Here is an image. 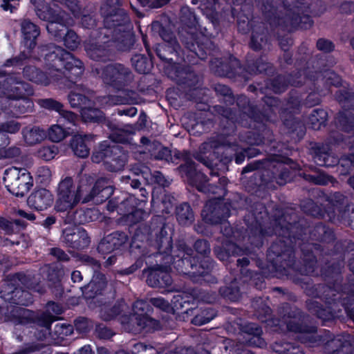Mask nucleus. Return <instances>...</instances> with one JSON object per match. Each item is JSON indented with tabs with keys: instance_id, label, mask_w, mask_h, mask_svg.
<instances>
[{
	"instance_id": "nucleus-1",
	"label": "nucleus",
	"mask_w": 354,
	"mask_h": 354,
	"mask_svg": "<svg viewBox=\"0 0 354 354\" xmlns=\"http://www.w3.org/2000/svg\"><path fill=\"white\" fill-rule=\"evenodd\" d=\"M120 0H106L101 7V14L104 18V27L100 35L94 41L90 39L85 43V50L93 59L105 60L104 57L108 51L100 44H108L107 46H115L121 49L119 43L126 41L130 28V21L124 10L120 8Z\"/></svg>"
},
{
	"instance_id": "nucleus-2",
	"label": "nucleus",
	"mask_w": 354,
	"mask_h": 354,
	"mask_svg": "<svg viewBox=\"0 0 354 354\" xmlns=\"http://www.w3.org/2000/svg\"><path fill=\"white\" fill-rule=\"evenodd\" d=\"M39 53L44 56V60L48 67V75L35 67H27L24 68V73L32 82L47 85L57 80L56 77L62 73V68L74 77H78L83 73L82 62L60 47L53 44L42 46L39 48Z\"/></svg>"
},
{
	"instance_id": "nucleus-3",
	"label": "nucleus",
	"mask_w": 354,
	"mask_h": 354,
	"mask_svg": "<svg viewBox=\"0 0 354 354\" xmlns=\"http://www.w3.org/2000/svg\"><path fill=\"white\" fill-rule=\"evenodd\" d=\"M87 192V184L80 183L77 187L72 177L66 176L58 183L56 189L55 209L57 212H67L64 223L68 224H84L93 221L95 210L92 208L80 209L71 212L81 200H83Z\"/></svg>"
},
{
	"instance_id": "nucleus-4",
	"label": "nucleus",
	"mask_w": 354,
	"mask_h": 354,
	"mask_svg": "<svg viewBox=\"0 0 354 354\" xmlns=\"http://www.w3.org/2000/svg\"><path fill=\"white\" fill-rule=\"evenodd\" d=\"M35 6L37 15L42 20L48 21L47 30L55 37H64V44L69 49L74 50L80 44V39L77 34L72 30H67L66 26L72 25L73 20L67 17L64 12L54 5L55 8H49L43 0H30Z\"/></svg>"
},
{
	"instance_id": "nucleus-5",
	"label": "nucleus",
	"mask_w": 354,
	"mask_h": 354,
	"mask_svg": "<svg viewBox=\"0 0 354 354\" xmlns=\"http://www.w3.org/2000/svg\"><path fill=\"white\" fill-rule=\"evenodd\" d=\"M146 205V200H139L134 195L118 192V195H114L108 201L106 209L109 213L116 212L133 225L149 216V213L145 209Z\"/></svg>"
},
{
	"instance_id": "nucleus-6",
	"label": "nucleus",
	"mask_w": 354,
	"mask_h": 354,
	"mask_svg": "<svg viewBox=\"0 0 354 354\" xmlns=\"http://www.w3.org/2000/svg\"><path fill=\"white\" fill-rule=\"evenodd\" d=\"M153 307L145 300H136L133 304V313L124 317L122 324L133 333H138L148 327L155 328V319L150 315L153 313Z\"/></svg>"
},
{
	"instance_id": "nucleus-7",
	"label": "nucleus",
	"mask_w": 354,
	"mask_h": 354,
	"mask_svg": "<svg viewBox=\"0 0 354 354\" xmlns=\"http://www.w3.org/2000/svg\"><path fill=\"white\" fill-rule=\"evenodd\" d=\"M3 181L8 191L17 197H23L33 186V178L24 168L12 167L6 169Z\"/></svg>"
},
{
	"instance_id": "nucleus-8",
	"label": "nucleus",
	"mask_w": 354,
	"mask_h": 354,
	"mask_svg": "<svg viewBox=\"0 0 354 354\" xmlns=\"http://www.w3.org/2000/svg\"><path fill=\"white\" fill-rule=\"evenodd\" d=\"M152 232L151 226L147 223L140 224L136 227L129 245L131 256L147 255L149 253V248L155 245Z\"/></svg>"
},
{
	"instance_id": "nucleus-9",
	"label": "nucleus",
	"mask_w": 354,
	"mask_h": 354,
	"mask_svg": "<svg viewBox=\"0 0 354 354\" xmlns=\"http://www.w3.org/2000/svg\"><path fill=\"white\" fill-rule=\"evenodd\" d=\"M118 194V192L114 191L113 187L109 185L108 180L100 178L91 187L87 185V192L83 198L82 203L93 201L97 204H100L107 200L109 201L114 195Z\"/></svg>"
},
{
	"instance_id": "nucleus-10",
	"label": "nucleus",
	"mask_w": 354,
	"mask_h": 354,
	"mask_svg": "<svg viewBox=\"0 0 354 354\" xmlns=\"http://www.w3.org/2000/svg\"><path fill=\"white\" fill-rule=\"evenodd\" d=\"M96 73L101 77L105 84L118 89L129 80L131 75L128 68L118 64L108 65L102 72L96 68Z\"/></svg>"
},
{
	"instance_id": "nucleus-11",
	"label": "nucleus",
	"mask_w": 354,
	"mask_h": 354,
	"mask_svg": "<svg viewBox=\"0 0 354 354\" xmlns=\"http://www.w3.org/2000/svg\"><path fill=\"white\" fill-rule=\"evenodd\" d=\"M67 227L63 230L62 236L67 247L74 250H82L88 247L91 239L86 230L76 226Z\"/></svg>"
},
{
	"instance_id": "nucleus-12",
	"label": "nucleus",
	"mask_w": 354,
	"mask_h": 354,
	"mask_svg": "<svg viewBox=\"0 0 354 354\" xmlns=\"http://www.w3.org/2000/svg\"><path fill=\"white\" fill-rule=\"evenodd\" d=\"M128 240V236L125 232L114 231L101 239L97 245V252L102 254H111L126 245Z\"/></svg>"
},
{
	"instance_id": "nucleus-13",
	"label": "nucleus",
	"mask_w": 354,
	"mask_h": 354,
	"mask_svg": "<svg viewBox=\"0 0 354 354\" xmlns=\"http://www.w3.org/2000/svg\"><path fill=\"white\" fill-rule=\"evenodd\" d=\"M54 201L53 194L46 188L36 187L27 199L28 206L37 211L50 207Z\"/></svg>"
},
{
	"instance_id": "nucleus-14",
	"label": "nucleus",
	"mask_w": 354,
	"mask_h": 354,
	"mask_svg": "<svg viewBox=\"0 0 354 354\" xmlns=\"http://www.w3.org/2000/svg\"><path fill=\"white\" fill-rule=\"evenodd\" d=\"M12 320L15 324L23 326L35 324L39 326H48L50 324L44 315H39L27 308H19L16 315H12Z\"/></svg>"
},
{
	"instance_id": "nucleus-15",
	"label": "nucleus",
	"mask_w": 354,
	"mask_h": 354,
	"mask_svg": "<svg viewBox=\"0 0 354 354\" xmlns=\"http://www.w3.org/2000/svg\"><path fill=\"white\" fill-rule=\"evenodd\" d=\"M1 82L2 80H0V96L5 95L8 98L19 99L24 97L25 93L28 95L32 93V91L28 89L27 84L21 82H15L12 77H8L3 80V86H1Z\"/></svg>"
},
{
	"instance_id": "nucleus-16",
	"label": "nucleus",
	"mask_w": 354,
	"mask_h": 354,
	"mask_svg": "<svg viewBox=\"0 0 354 354\" xmlns=\"http://www.w3.org/2000/svg\"><path fill=\"white\" fill-rule=\"evenodd\" d=\"M106 284V276L100 272H95L91 281L82 288V293L87 299H94L103 294Z\"/></svg>"
},
{
	"instance_id": "nucleus-17",
	"label": "nucleus",
	"mask_w": 354,
	"mask_h": 354,
	"mask_svg": "<svg viewBox=\"0 0 354 354\" xmlns=\"http://www.w3.org/2000/svg\"><path fill=\"white\" fill-rule=\"evenodd\" d=\"M64 271L56 265L49 266L47 268L46 277L49 287L56 298L62 297L64 290L62 283Z\"/></svg>"
},
{
	"instance_id": "nucleus-18",
	"label": "nucleus",
	"mask_w": 354,
	"mask_h": 354,
	"mask_svg": "<svg viewBox=\"0 0 354 354\" xmlns=\"http://www.w3.org/2000/svg\"><path fill=\"white\" fill-rule=\"evenodd\" d=\"M93 162H103L106 170L118 172L124 169L128 162V156H91Z\"/></svg>"
},
{
	"instance_id": "nucleus-19",
	"label": "nucleus",
	"mask_w": 354,
	"mask_h": 354,
	"mask_svg": "<svg viewBox=\"0 0 354 354\" xmlns=\"http://www.w3.org/2000/svg\"><path fill=\"white\" fill-rule=\"evenodd\" d=\"M21 32L24 46L29 50L32 49L36 44V38L39 35V29L33 23L24 20L21 24Z\"/></svg>"
},
{
	"instance_id": "nucleus-20",
	"label": "nucleus",
	"mask_w": 354,
	"mask_h": 354,
	"mask_svg": "<svg viewBox=\"0 0 354 354\" xmlns=\"http://www.w3.org/2000/svg\"><path fill=\"white\" fill-rule=\"evenodd\" d=\"M124 301L123 299L117 300L112 306H104L100 310V317L105 322L115 319L123 311Z\"/></svg>"
},
{
	"instance_id": "nucleus-21",
	"label": "nucleus",
	"mask_w": 354,
	"mask_h": 354,
	"mask_svg": "<svg viewBox=\"0 0 354 354\" xmlns=\"http://www.w3.org/2000/svg\"><path fill=\"white\" fill-rule=\"evenodd\" d=\"M23 134L26 142L30 145L41 142L46 136L45 132L38 127L26 128L24 130Z\"/></svg>"
},
{
	"instance_id": "nucleus-22",
	"label": "nucleus",
	"mask_w": 354,
	"mask_h": 354,
	"mask_svg": "<svg viewBox=\"0 0 354 354\" xmlns=\"http://www.w3.org/2000/svg\"><path fill=\"white\" fill-rule=\"evenodd\" d=\"M88 137L87 136L75 135L71 141V148L75 155H87L88 153L86 144V140Z\"/></svg>"
},
{
	"instance_id": "nucleus-23",
	"label": "nucleus",
	"mask_w": 354,
	"mask_h": 354,
	"mask_svg": "<svg viewBox=\"0 0 354 354\" xmlns=\"http://www.w3.org/2000/svg\"><path fill=\"white\" fill-rule=\"evenodd\" d=\"M176 216L178 222L183 225L191 224L194 220L193 212L187 203H183L177 207Z\"/></svg>"
},
{
	"instance_id": "nucleus-24",
	"label": "nucleus",
	"mask_w": 354,
	"mask_h": 354,
	"mask_svg": "<svg viewBox=\"0 0 354 354\" xmlns=\"http://www.w3.org/2000/svg\"><path fill=\"white\" fill-rule=\"evenodd\" d=\"M19 124L15 121L0 125V148L6 147L9 143L8 137L3 132L15 133L19 130Z\"/></svg>"
},
{
	"instance_id": "nucleus-25",
	"label": "nucleus",
	"mask_w": 354,
	"mask_h": 354,
	"mask_svg": "<svg viewBox=\"0 0 354 354\" xmlns=\"http://www.w3.org/2000/svg\"><path fill=\"white\" fill-rule=\"evenodd\" d=\"M130 171L136 176H141L143 180L148 181L149 178H154V174H152L151 169L144 163L140 162L131 164L130 165Z\"/></svg>"
},
{
	"instance_id": "nucleus-26",
	"label": "nucleus",
	"mask_w": 354,
	"mask_h": 354,
	"mask_svg": "<svg viewBox=\"0 0 354 354\" xmlns=\"http://www.w3.org/2000/svg\"><path fill=\"white\" fill-rule=\"evenodd\" d=\"M327 120V112L324 109L314 110L309 117L311 127L318 130L324 124Z\"/></svg>"
},
{
	"instance_id": "nucleus-27",
	"label": "nucleus",
	"mask_w": 354,
	"mask_h": 354,
	"mask_svg": "<svg viewBox=\"0 0 354 354\" xmlns=\"http://www.w3.org/2000/svg\"><path fill=\"white\" fill-rule=\"evenodd\" d=\"M81 115L85 122H99L104 118L103 113L99 109L86 106L82 108Z\"/></svg>"
},
{
	"instance_id": "nucleus-28",
	"label": "nucleus",
	"mask_w": 354,
	"mask_h": 354,
	"mask_svg": "<svg viewBox=\"0 0 354 354\" xmlns=\"http://www.w3.org/2000/svg\"><path fill=\"white\" fill-rule=\"evenodd\" d=\"M133 66L140 73H146L149 69L151 64L147 57L142 55H136L131 59Z\"/></svg>"
},
{
	"instance_id": "nucleus-29",
	"label": "nucleus",
	"mask_w": 354,
	"mask_h": 354,
	"mask_svg": "<svg viewBox=\"0 0 354 354\" xmlns=\"http://www.w3.org/2000/svg\"><path fill=\"white\" fill-rule=\"evenodd\" d=\"M48 136L51 141L57 142L62 140L66 136V132L61 126L54 124L49 129Z\"/></svg>"
},
{
	"instance_id": "nucleus-30",
	"label": "nucleus",
	"mask_w": 354,
	"mask_h": 354,
	"mask_svg": "<svg viewBox=\"0 0 354 354\" xmlns=\"http://www.w3.org/2000/svg\"><path fill=\"white\" fill-rule=\"evenodd\" d=\"M74 327L79 333L86 334L91 330L92 326L88 318L79 317L74 321Z\"/></svg>"
},
{
	"instance_id": "nucleus-31",
	"label": "nucleus",
	"mask_w": 354,
	"mask_h": 354,
	"mask_svg": "<svg viewBox=\"0 0 354 354\" xmlns=\"http://www.w3.org/2000/svg\"><path fill=\"white\" fill-rule=\"evenodd\" d=\"M311 155L327 154L331 150V146L328 144L312 142L309 145Z\"/></svg>"
},
{
	"instance_id": "nucleus-32",
	"label": "nucleus",
	"mask_w": 354,
	"mask_h": 354,
	"mask_svg": "<svg viewBox=\"0 0 354 354\" xmlns=\"http://www.w3.org/2000/svg\"><path fill=\"white\" fill-rule=\"evenodd\" d=\"M73 333V326L68 324H57L54 327V333L64 338V337H67L71 335Z\"/></svg>"
},
{
	"instance_id": "nucleus-33",
	"label": "nucleus",
	"mask_w": 354,
	"mask_h": 354,
	"mask_svg": "<svg viewBox=\"0 0 354 354\" xmlns=\"http://www.w3.org/2000/svg\"><path fill=\"white\" fill-rule=\"evenodd\" d=\"M0 231H2L5 235L8 236L17 233V230L14 229L12 219L9 220L3 216H0Z\"/></svg>"
},
{
	"instance_id": "nucleus-34",
	"label": "nucleus",
	"mask_w": 354,
	"mask_h": 354,
	"mask_svg": "<svg viewBox=\"0 0 354 354\" xmlns=\"http://www.w3.org/2000/svg\"><path fill=\"white\" fill-rule=\"evenodd\" d=\"M123 93L116 96H111L108 98V101L110 105H116L122 104H133L136 103V100L130 96L128 93V96L122 95Z\"/></svg>"
},
{
	"instance_id": "nucleus-35",
	"label": "nucleus",
	"mask_w": 354,
	"mask_h": 354,
	"mask_svg": "<svg viewBox=\"0 0 354 354\" xmlns=\"http://www.w3.org/2000/svg\"><path fill=\"white\" fill-rule=\"evenodd\" d=\"M142 279H145L147 285L155 288V265H151L142 270Z\"/></svg>"
},
{
	"instance_id": "nucleus-36",
	"label": "nucleus",
	"mask_w": 354,
	"mask_h": 354,
	"mask_svg": "<svg viewBox=\"0 0 354 354\" xmlns=\"http://www.w3.org/2000/svg\"><path fill=\"white\" fill-rule=\"evenodd\" d=\"M69 102L73 107H84L86 105L87 98L80 93L71 92L68 95Z\"/></svg>"
},
{
	"instance_id": "nucleus-37",
	"label": "nucleus",
	"mask_w": 354,
	"mask_h": 354,
	"mask_svg": "<svg viewBox=\"0 0 354 354\" xmlns=\"http://www.w3.org/2000/svg\"><path fill=\"white\" fill-rule=\"evenodd\" d=\"M179 169L182 175H185L187 178L190 184L195 183L192 179V176L196 174V169L193 164L188 162L185 165L180 166ZM196 175L198 174H196Z\"/></svg>"
},
{
	"instance_id": "nucleus-38",
	"label": "nucleus",
	"mask_w": 354,
	"mask_h": 354,
	"mask_svg": "<svg viewBox=\"0 0 354 354\" xmlns=\"http://www.w3.org/2000/svg\"><path fill=\"white\" fill-rule=\"evenodd\" d=\"M95 333L100 339H109L114 335L112 330L103 324L96 325Z\"/></svg>"
},
{
	"instance_id": "nucleus-39",
	"label": "nucleus",
	"mask_w": 354,
	"mask_h": 354,
	"mask_svg": "<svg viewBox=\"0 0 354 354\" xmlns=\"http://www.w3.org/2000/svg\"><path fill=\"white\" fill-rule=\"evenodd\" d=\"M220 145L218 141L216 139H210L207 142H205L200 147L201 153H207L214 152V150L218 148Z\"/></svg>"
},
{
	"instance_id": "nucleus-40",
	"label": "nucleus",
	"mask_w": 354,
	"mask_h": 354,
	"mask_svg": "<svg viewBox=\"0 0 354 354\" xmlns=\"http://www.w3.org/2000/svg\"><path fill=\"white\" fill-rule=\"evenodd\" d=\"M50 254L61 262H68L71 259L70 257L60 248H52L50 250Z\"/></svg>"
},
{
	"instance_id": "nucleus-41",
	"label": "nucleus",
	"mask_w": 354,
	"mask_h": 354,
	"mask_svg": "<svg viewBox=\"0 0 354 354\" xmlns=\"http://www.w3.org/2000/svg\"><path fill=\"white\" fill-rule=\"evenodd\" d=\"M62 4H65L66 7L71 11L75 17H77L80 12V7L76 0H53Z\"/></svg>"
},
{
	"instance_id": "nucleus-42",
	"label": "nucleus",
	"mask_w": 354,
	"mask_h": 354,
	"mask_svg": "<svg viewBox=\"0 0 354 354\" xmlns=\"http://www.w3.org/2000/svg\"><path fill=\"white\" fill-rule=\"evenodd\" d=\"M81 260L84 264L91 266L92 269L94 271V273L97 272V271L100 270L101 268V264L100 261L89 255H82L81 257Z\"/></svg>"
},
{
	"instance_id": "nucleus-43",
	"label": "nucleus",
	"mask_w": 354,
	"mask_h": 354,
	"mask_svg": "<svg viewBox=\"0 0 354 354\" xmlns=\"http://www.w3.org/2000/svg\"><path fill=\"white\" fill-rule=\"evenodd\" d=\"M40 105L44 108L53 109L58 112L62 111V104L59 102H57L52 99H46L41 100L40 102Z\"/></svg>"
},
{
	"instance_id": "nucleus-44",
	"label": "nucleus",
	"mask_w": 354,
	"mask_h": 354,
	"mask_svg": "<svg viewBox=\"0 0 354 354\" xmlns=\"http://www.w3.org/2000/svg\"><path fill=\"white\" fill-rule=\"evenodd\" d=\"M158 271V268H156V272ZM158 275V279H156L159 284V286H169L171 283V279L170 275L167 272H160L158 274L156 273V276Z\"/></svg>"
},
{
	"instance_id": "nucleus-45",
	"label": "nucleus",
	"mask_w": 354,
	"mask_h": 354,
	"mask_svg": "<svg viewBox=\"0 0 354 354\" xmlns=\"http://www.w3.org/2000/svg\"><path fill=\"white\" fill-rule=\"evenodd\" d=\"M19 0H2L1 7L4 10L12 12L19 4Z\"/></svg>"
},
{
	"instance_id": "nucleus-46",
	"label": "nucleus",
	"mask_w": 354,
	"mask_h": 354,
	"mask_svg": "<svg viewBox=\"0 0 354 354\" xmlns=\"http://www.w3.org/2000/svg\"><path fill=\"white\" fill-rule=\"evenodd\" d=\"M195 249L200 254H206L209 252L208 243L204 240H198L194 244Z\"/></svg>"
},
{
	"instance_id": "nucleus-47",
	"label": "nucleus",
	"mask_w": 354,
	"mask_h": 354,
	"mask_svg": "<svg viewBox=\"0 0 354 354\" xmlns=\"http://www.w3.org/2000/svg\"><path fill=\"white\" fill-rule=\"evenodd\" d=\"M317 46L319 50L324 52H330L334 48V46L331 41L323 39H319L317 41Z\"/></svg>"
},
{
	"instance_id": "nucleus-48",
	"label": "nucleus",
	"mask_w": 354,
	"mask_h": 354,
	"mask_svg": "<svg viewBox=\"0 0 354 354\" xmlns=\"http://www.w3.org/2000/svg\"><path fill=\"white\" fill-rule=\"evenodd\" d=\"M265 43L262 35L253 34L251 39V47L254 50L260 49Z\"/></svg>"
},
{
	"instance_id": "nucleus-49",
	"label": "nucleus",
	"mask_w": 354,
	"mask_h": 354,
	"mask_svg": "<svg viewBox=\"0 0 354 354\" xmlns=\"http://www.w3.org/2000/svg\"><path fill=\"white\" fill-rule=\"evenodd\" d=\"M324 77L330 84L337 86L340 84V77L333 71H326Z\"/></svg>"
},
{
	"instance_id": "nucleus-50",
	"label": "nucleus",
	"mask_w": 354,
	"mask_h": 354,
	"mask_svg": "<svg viewBox=\"0 0 354 354\" xmlns=\"http://www.w3.org/2000/svg\"><path fill=\"white\" fill-rule=\"evenodd\" d=\"M174 198L169 195H165V198L162 201V205L163 207L162 211L165 213H169L172 209L174 204Z\"/></svg>"
},
{
	"instance_id": "nucleus-51",
	"label": "nucleus",
	"mask_w": 354,
	"mask_h": 354,
	"mask_svg": "<svg viewBox=\"0 0 354 354\" xmlns=\"http://www.w3.org/2000/svg\"><path fill=\"white\" fill-rule=\"evenodd\" d=\"M152 255H153V253L149 252L147 255L138 254L136 257H134V256H131V257L136 259V261L134 263L135 266L139 269L143 266L144 261H145V258L151 257Z\"/></svg>"
},
{
	"instance_id": "nucleus-52",
	"label": "nucleus",
	"mask_w": 354,
	"mask_h": 354,
	"mask_svg": "<svg viewBox=\"0 0 354 354\" xmlns=\"http://www.w3.org/2000/svg\"><path fill=\"white\" fill-rule=\"evenodd\" d=\"M156 184L165 187L170 184V180L167 179L161 173L156 171Z\"/></svg>"
},
{
	"instance_id": "nucleus-53",
	"label": "nucleus",
	"mask_w": 354,
	"mask_h": 354,
	"mask_svg": "<svg viewBox=\"0 0 354 354\" xmlns=\"http://www.w3.org/2000/svg\"><path fill=\"white\" fill-rule=\"evenodd\" d=\"M12 221L13 223L14 229H16V230H17V233L20 230L25 229L27 226L26 222L20 218L12 219Z\"/></svg>"
},
{
	"instance_id": "nucleus-54",
	"label": "nucleus",
	"mask_w": 354,
	"mask_h": 354,
	"mask_svg": "<svg viewBox=\"0 0 354 354\" xmlns=\"http://www.w3.org/2000/svg\"><path fill=\"white\" fill-rule=\"evenodd\" d=\"M19 241H12V240L9 239L8 238L2 236L0 235V247H6L8 245H19Z\"/></svg>"
},
{
	"instance_id": "nucleus-55",
	"label": "nucleus",
	"mask_w": 354,
	"mask_h": 354,
	"mask_svg": "<svg viewBox=\"0 0 354 354\" xmlns=\"http://www.w3.org/2000/svg\"><path fill=\"white\" fill-rule=\"evenodd\" d=\"M127 183H129L131 187L133 189H140L141 187V182L139 178H131L130 176H127Z\"/></svg>"
},
{
	"instance_id": "nucleus-56",
	"label": "nucleus",
	"mask_w": 354,
	"mask_h": 354,
	"mask_svg": "<svg viewBox=\"0 0 354 354\" xmlns=\"http://www.w3.org/2000/svg\"><path fill=\"white\" fill-rule=\"evenodd\" d=\"M56 223V218L54 216H47L42 222V225L45 228H50L53 224Z\"/></svg>"
},
{
	"instance_id": "nucleus-57",
	"label": "nucleus",
	"mask_w": 354,
	"mask_h": 354,
	"mask_svg": "<svg viewBox=\"0 0 354 354\" xmlns=\"http://www.w3.org/2000/svg\"><path fill=\"white\" fill-rule=\"evenodd\" d=\"M18 214L22 218H24L30 221H33L36 218L35 214L32 212H26V211L22 209H19L18 211Z\"/></svg>"
},
{
	"instance_id": "nucleus-58",
	"label": "nucleus",
	"mask_w": 354,
	"mask_h": 354,
	"mask_svg": "<svg viewBox=\"0 0 354 354\" xmlns=\"http://www.w3.org/2000/svg\"><path fill=\"white\" fill-rule=\"evenodd\" d=\"M315 157V162H316L319 165H325V166H330L329 164L326 163V159H328L329 158H334L335 156H314Z\"/></svg>"
},
{
	"instance_id": "nucleus-59",
	"label": "nucleus",
	"mask_w": 354,
	"mask_h": 354,
	"mask_svg": "<svg viewBox=\"0 0 354 354\" xmlns=\"http://www.w3.org/2000/svg\"><path fill=\"white\" fill-rule=\"evenodd\" d=\"M25 295V297H28V299L26 301H23L22 300H20L17 302V304L24 305V306H28L29 304L32 303V295L30 294L27 291H21V296Z\"/></svg>"
},
{
	"instance_id": "nucleus-60",
	"label": "nucleus",
	"mask_w": 354,
	"mask_h": 354,
	"mask_svg": "<svg viewBox=\"0 0 354 354\" xmlns=\"http://www.w3.org/2000/svg\"><path fill=\"white\" fill-rule=\"evenodd\" d=\"M57 153V148L55 145H51L49 147H44L43 154L44 156L46 155H53L56 154Z\"/></svg>"
},
{
	"instance_id": "nucleus-61",
	"label": "nucleus",
	"mask_w": 354,
	"mask_h": 354,
	"mask_svg": "<svg viewBox=\"0 0 354 354\" xmlns=\"http://www.w3.org/2000/svg\"><path fill=\"white\" fill-rule=\"evenodd\" d=\"M83 277L82 273L79 270H74L71 273V279L74 283L80 282Z\"/></svg>"
},
{
	"instance_id": "nucleus-62",
	"label": "nucleus",
	"mask_w": 354,
	"mask_h": 354,
	"mask_svg": "<svg viewBox=\"0 0 354 354\" xmlns=\"http://www.w3.org/2000/svg\"><path fill=\"white\" fill-rule=\"evenodd\" d=\"M344 106H352L354 107V93L349 94L344 99Z\"/></svg>"
},
{
	"instance_id": "nucleus-63",
	"label": "nucleus",
	"mask_w": 354,
	"mask_h": 354,
	"mask_svg": "<svg viewBox=\"0 0 354 354\" xmlns=\"http://www.w3.org/2000/svg\"><path fill=\"white\" fill-rule=\"evenodd\" d=\"M137 113V110L134 107H131L127 110H122L119 111L120 115H126L129 116H134Z\"/></svg>"
},
{
	"instance_id": "nucleus-64",
	"label": "nucleus",
	"mask_w": 354,
	"mask_h": 354,
	"mask_svg": "<svg viewBox=\"0 0 354 354\" xmlns=\"http://www.w3.org/2000/svg\"><path fill=\"white\" fill-rule=\"evenodd\" d=\"M77 354H94L90 345H85L78 350Z\"/></svg>"
}]
</instances>
